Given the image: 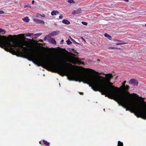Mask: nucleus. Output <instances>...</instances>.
<instances>
[{"mask_svg":"<svg viewBox=\"0 0 146 146\" xmlns=\"http://www.w3.org/2000/svg\"><path fill=\"white\" fill-rule=\"evenodd\" d=\"M54 68L56 72L61 75L66 74L74 76L79 82H83L89 85L95 91H98L106 97L113 99L117 101L123 107L134 113L138 117L146 119V102L143 104L135 102L126 95L117 93L113 83L110 81L106 82L104 77L97 76H85L79 73L70 74L65 69L58 65L57 62H54Z\"/></svg>","mask_w":146,"mask_h":146,"instance_id":"nucleus-1","label":"nucleus"},{"mask_svg":"<svg viewBox=\"0 0 146 146\" xmlns=\"http://www.w3.org/2000/svg\"><path fill=\"white\" fill-rule=\"evenodd\" d=\"M0 46L14 54L22 52L26 53L28 51V45L26 42H15L7 37L3 38L0 35Z\"/></svg>","mask_w":146,"mask_h":146,"instance_id":"nucleus-2","label":"nucleus"},{"mask_svg":"<svg viewBox=\"0 0 146 146\" xmlns=\"http://www.w3.org/2000/svg\"><path fill=\"white\" fill-rule=\"evenodd\" d=\"M27 56L29 58V60L32 61L35 64L38 66L47 64V62L45 61L36 57L34 54L31 53H27Z\"/></svg>","mask_w":146,"mask_h":146,"instance_id":"nucleus-3","label":"nucleus"},{"mask_svg":"<svg viewBox=\"0 0 146 146\" xmlns=\"http://www.w3.org/2000/svg\"><path fill=\"white\" fill-rule=\"evenodd\" d=\"M67 61L69 62L76 64V63H81V62L78 60L74 59L72 58H70L67 59Z\"/></svg>","mask_w":146,"mask_h":146,"instance_id":"nucleus-4","label":"nucleus"},{"mask_svg":"<svg viewBox=\"0 0 146 146\" xmlns=\"http://www.w3.org/2000/svg\"><path fill=\"white\" fill-rule=\"evenodd\" d=\"M129 82V84H132L133 86L137 85L138 83V81L137 80L133 79H131Z\"/></svg>","mask_w":146,"mask_h":146,"instance_id":"nucleus-5","label":"nucleus"},{"mask_svg":"<svg viewBox=\"0 0 146 146\" xmlns=\"http://www.w3.org/2000/svg\"><path fill=\"white\" fill-rule=\"evenodd\" d=\"M82 12V10L81 9L78 8L77 10H74L72 11V14L73 15L79 14Z\"/></svg>","mask_w":146,"mask_h":146,"instance_id":"nucleus-6","label":"nucleus"},{"mask_svg":"<svg viewBox=\"0 0 146 146\" xmlns=\"http://www.w3.org/2000/svg\"><path fill=\"white\" fill-rule=\"evenodd\" d=\"M33 21L38 24H44V22L43 21L40 20L39 19H33Z\"/></svg>","mask_w":146,"mask_h":146,"instance_id":"nucleus-7","label":"nucleus"},{"mask_svg":"<svg viewBox=\"0 0 146 146\" xmlns=\"http://www.w3.org/2000/svg\"><path fill=\"white\" fill-rule=\"evenodd\" d=\"M106 75L107 78V80L106 79V82L110 81L111 79L113 77V76L111 74H108Z\"/></svg>","mask_w":146,"mask_h":146,"instance_id":"nucleus-8","label":"nucleus"},{"mask_svg":"<svg viewBox=\"0 0 146 146\" xmlns=\"http://www.w3.org/2000/svg\"><path fill=\"white\" fill-rule=\"evenodd\" d=\"M59 33V31H53L52 33H51L49 34L50 36H55L57 35Z\"/></svg>","mask_w":146,"mask_h":146,"instance_id":"nucleus-9","label":"nucleus"},{"mask_svg":"<svg viewBox=\"0 0 146 146\" xmlns=\"http://www.w3.org/2000/svg\"><path fill=\"white\" fill-rule=\"evenodd\" d=\"M49 41L54 44H56V42L55 39L51 37L49 39Z\"/></svg>","mask_w":146,"mask_h":146,"instance_id":"nucleus-10","label":"nucleus"},{"mask_svg":"<svg viewBox=\"0 0 146 146\" xmlns=\"http://www.w3.org/2000/svg\"><path fill=\"white\" fill-rule=\"evenodd\" d=\"M114 41H117L119 42H118L116 43V45H120V44H124V43H123L121 40L116 39V40H114Z\"/></svg>","mask_w":146,"mask_h":146,"instance_id":"nucleus-11","label":"nucleus"},{"mask_svg":"<svg viewBox=\"0 0 146 146\" xmlns=\"http://www.w3.org/2000/svg\"><path fill=\"white\" fill-rule=\"evenodd\" d=\"M62 23L65 24L69 25L70 24V22L68 20L64 19L62 20Z\"/></svg>","mask_w":146,"mask_h":146,"instance_id":"nucleus-12","label":"nucleus"},{"mask_svg":"<svg viewBox=\"0 0 146 146\" xmlns=\"http://www.w3.org/2000/svg\"><path fill=\"white\" fill-rule=\"evenodd\" d=\"M58 13L59 12L57 11L54 10L51 12V15L53 16L54 15H56L57 14H58Z\"/></svg>","mask_w":146,"mask_h":146,"instance_id":"nucleus-13","label":"nucleus"},{"mask_svg":"<svg viewBox=\"0 0 146 146\" xmlns=\"http://www.w3.org/2000/svg\"><path fill=\"white\" fill-rule=\"evenodd\" d=\"M23 20L24 22H28L30 20L29 19V17H27L23 18Z\"/></svg>","mask_w":146,"mask_h":146,"instance_id":"nucleus-14","label":"nucleus"},{"mask_svg":"<svg viewBox=\"0 0 146 146\" xmlns=\"http://www.w3.org/2000/svg\"><path fill=\"white\" fill-rule=\"evenodd\" d=\"M104 36H105L109 40H110L112 38L111 36L110 35H109L108 34H107V33L105 34Z\"/></svg>","mask_w":146,"mask_h":146,"instance_id":"nucleus-15","label":"nucleus"},{"mask_svg":"<svg viewBox=\"0 0 146 146\" xmlns=\"http://www.w3.org/2000/svg\"><path fill=\"white\" fill-rule=\"evenodd\" d=\"M126 81H124L123 83V87H125V90H127L129 87L128 86H126V87H125V84L126 83Z\"/></svg>","mask_w":146,"mask_h":146,"instance_id":"nucleus-16","label":"nucleus"},{"mask_svg":"<svg viewBox=\"0 0 146 146\" xmlns=\"http://www.w3.org/2000/svg\"><path fill=\"white\" fill-rule=\"evenodd\" d=\"M43 141L44 142V143L46 145L49 146L50 145V143H49L47 141H46L45 140H43Z\"/></svg>","mask_w":146,"mask_h":146,"instance_id":"nucleus-17","label":"nucleus"},{"mask_svg":"<svg viewBox=\"0 0 146 146\" xmlns=\"http://www.w3.org/2000/svg\"><path fill=\"white\" fill-rule=\"evenodd\" d=\"M34 34L32 33H29L26 34V36H27L31 37L32 36L34 35Z\"/></svg>","mask_w":146,"mask_h":146,"instance_id":"nucleus-18","label":"nucleus"},{"mask_svg":"<svg viewBox=\"0 0 146 146\" xmlns=\"http://www.w3.org/2000/svg\"><path fill=\"white\" fill-rule=\"evenodd\" d=\"M117 146H123V143L119 141L118 142Z\"/></svg>","mask_w":146,"mask_h":146,"instance_id":"nucleus-19","label":"nucleus"},{"mask_svg":"<svg viewBox=\"0 0 146 146\" xmlns=\"http://www.w3.org/2000/svg\"><path fill=\"white\" fill-rule=\"evenodd\" d=\"M5 31H4L3 29L0 28V33H2V34H3L5 33Z\"/></svg>","mask_w":146,"mask_h":146,"instance_id":"nucleus-20","label":"nucleus"},{"mask_svg":"<svg viewBox=\"0 0 146 146\" xmlns=\"http://www.w3.org/2000/svg\"><path fill=\"white\" fill-rule=\"evenodd\" d=\"M66 42L68 44H70L71 43H72L69 39H68V40H67Z\"/></svg>","mask_w":146,"mask_h":146,"instance_id":"nucleus-21","label":"nucleus"},{"mask_svg":"<svg viewBox=\"0 0 146 146\" xmlns=\"http://www.w3.org/2000/svg\"><path fill=\"white\" fill-rule=\"evenodd\" d=\"M42 34L41 33H37L34 35V36H39L42 35Z\"/></svg>","mask_w":146,"mask_h":146,"instance_id":"nucleus-22","label":"nucleus"},{"mask_svg":"<svg viewBox=\"0 0 146 146\" xmlns=\"http://www.w3.org/2000/svg\"><path fill=\"white\" fill-rule=\"evenodd\" d=\"M68 2L70 3H73L74 2L73 0H68Z\"/></svg>","mask_w":146,"mask_h":146,"instance_id":"nucleus-23","label":"nucleus"},{"mask_svg":"<svg viewBox=\"0 0 146 146\" xmlns=\"http://www.w3.org/2000/svg\"><path fill=\"white\" fill-rule=\"evenodd\" d=\"M82 23L85 25H87V23L85 22H82Z\"/></svg>","mask_w":146,"mask_h":146,"instance_id":"nucleus-24","label":"nucleus"},{"mask_svg":"<svg viewBox=\"0 0 146 146\" xmlns=\"http://www.w3.org/2000/svg\"><path fill=\"white\" fill-rule=\"evenodd\" d=\"M25 34H19L18 35V36L20 37H24L25 36Z\"/></svg>","mask_w":146,"mask_h":146,"instance_id":"nucleus-25","label":"nucleus"},{"mask_svg":"<svg viewBox=\"0 0 146 146\" xmlns=\"http://www.w3.org/2000/svg\"><path fill=\"white\" fill-rule=\"evenodd\" d=\"M71 40L74 43H77V44H78V43L77 42H76L74 40V39H71Z\"/></svg>","mask_w":146,"mask_h":146,"instance_id":"nucleus-26","label":"nucleus"},{"mask_svg":"<svg viewBox=\"0 0 146 146\" xmlns=\"http://www.w3.org/2000/svg\"><path fill=\"white\" fill-rule=\"evenodd\" d=\"M5 13V12L2 11V10H0V14H4Z\"/></svg>","mask_w":146,"mask_h":146,"instance_id":"nucleus-27","label":"nucleus"},{"mask_svg":"<svg viewBox=\"0 0 146 146\" xmlns=\"http://www.w3.org/2000/svg\"><path fill=\"white\" fill-rule=\"evenodd\" d=\"M40 14L39 13L36 16V17L37 18H39V16H40Z\"/></svg>","mask_w":146,"mask_h":146,"instance_id":"nucleus-28","label":"nucleus"},{"mask_svg":"<svg viewBox=\"0 0 146 146\" xmlns=\"http://www.w3.org/2000/svg\"><path fill=\"white\" fill-rule=\"evenodd\" d=\"M24 39H26L28 41H31V39H29V38H24Z\"/></svg>","mask_w":146,"mask_h":146,"instance_id":"nucleus-29","label":"nucleus"},{"mask_svg":"<svg viewBox=\"0 0 146 146\" xmlns=\"http://www.w3.org/2000/svg\"><path fill=\"white\" fill-rule=\"evenodd\" d=\"M108 48L109 49H117V48H114V47H110Z\"/></svg>","mask_w":146,"mask_h":146,"instance_id":"nucleus-30","label":"nucleus"},{"mask_svg":"<svg viewBox=\"0 0 146 146\" xmlns=\"http://www.w3.org/2000/svg\"><path fill=\"white\" fill-rule=\"evenodd\" d=\"M40 16L42 17H45V15L44 14H43L42 15L40 14Z\"/></svg>","mask_w":146,"mask_h":146,"instance_id":"nucleus-31","label":"nucleus"},{"mask_svg":"<svg viewBox=\"0 0 146 146\" xmlns=\"http://www.w3.org/2000/svg\"><path fill=\"white\" fill-rule=\"evenodd\" d=\"M63 17V16L62 15H60L59 17V18L60 19H62Z\"/></svg>","mask_w":146,"mask_h":146,"instance_id":"nucleus-32","label":"nucleus"},{"mask_svg":"<svg viewBox=\"0 0 146 146\" xmlns=\"http://www.w3.org/2000/svg\"><path fill=\"white\" fill-rule=\"evenodd\" d=\"M64 41V40H62L60 42V44H62V43H63Z\"/></svg>","mask_w":146,"mask_h":146,"instance_id":"nucleus-33","label":"nucleus"},{"mask_svg":"<svg viewBox=\"0 0 146 146\" xmlns=\"http://www.w3.org/2000/svg\"><path fill=\"white\" fill-rule=\"evenodd\" d=\"M81 39L83 40H84V41L85 42H86V40H85L82 37L81 38Z\"/></svg>","mask_w":146,"mask_h":146,"instance_id":"nucleus-34","label":"nucleus"},{"mask_svg":"<svg viewBox=\"0 0 146 146\" xmlns=\"http://www.w3.org/2000/svg\"><path fill=\"white\" fill-rule=\"evenodd\" d=\"M29 7L28 6V5H25L24 6V7L25 8V7Z\"/></svg>","mask_w":146,"mask_h":146,"instance_id":"nucleus-35","label":"nucleus"},{"mask_svg":"<svg viewBox=\"0 0 146 146\" xmlns=\"http://www.w3.org/2000/svg\"><path fill=\"white\" fill-rule=\"evenodd\" d=\"M34 3H35L34 0H33L32 1V3L33 4Z\"/></svg>","mask_w":146,"mask_h":146,"instance_id":"nucleus-36","label":"nucleus"},{"mask_svg":"<svg viewBox=\"0 0 146 146\" xmlns=\"http://www.w3.org/2000/svg\"><path fill=\"white\" fill-rule=\"evenodd\" d=\"M124 1L126 2H128L129 1L128 0H124Z\"/></svg>","mask_w":146,"mask_h":146,"instance_id":"nucleus-37","label":"nucleus"},{"mask_svg":"<svg viewBox=\"0 0 146 146\" xmlns=\"http://www.w3.org/2000/svg\"><path fill=\"white\" fill-rule=\"evenodd\" d=\"M80 94H81V95H82L83 94V93H80Z\"/></svg>","mask_w":146,"mask_h":146,"instance_id":"nucleus-38","label":"nucleus"},{"mask_svg":"<svg viewBox=\"0 0 146 146\" xmlns=\"http://www.w3.org/2000/svg\"><path fill=\"white\" fill-rule=\"evenodd\" d=\"M40 40V42H42V40Z\"/></svg>","mask_w":146,"mask_h":146,"instance_id":"nucleus-39","label":"nucleus"},{"mask_svg":"<svg viewBox=\"0 0 146 146\" xmlns=\"http://www.w3.org/2000/svg\"><path fill=\"white\" fill-rule=\"evenodd\" d=\"M70 37V39H71H71H72V38H71Z\"/></svg>","mask_w":146,"mask_h":146,"instance_id":"nucleus-40","label":"nucleus"},{"mask_svg":"<svg viewBox=\"0 0 146 146\" xmlns=\"http://www.w3.org/2000/svg\"><path fill=\"white\" fill-rule=\"evenodd\" d=\"M81 60H84V58H82V59H81Z\"/></svg>","mask_w":146,"mask_h":146,"instance_id":"nucleus-41","label":"nucleus"},{"mask_svg":"<svg viewBox=\"0 0 146 146\" xmlns=\"http://www.w3.org/2000/svg\"><path fill=\"white\" fill-rule=\"evenodd\" d=\"M104 111H105V109H104Z\"/></svg>","mask_w":146,"mask_h":146,"instance_id":"nucleus-42","label":"nucleus"},{"mask_svg":"<svg viewBox=\"0 0 146 146\" xmlns=\"http://www.w3.org/2000/svg\"><path fill=\"white\" fill-rule=\"evenodd\" d=\"M128 94H129V92H128Z\"/></svg>","mask_w":146,"mask_h":146,"instance_id":"nucleus-43","label":"nucleus"},{"mask_svg":"<svg viewBox=\"0 0 146 146\" xmlns=\"http://www.w3.org/2000/svg\"><path fill=\"white\" fill-rule=\"evenodd\" d=\"M145 26H146V23L145 24Z\"/></svg>","mask_w":146,"mask_h":146,"instance_id":"nucleus-44","label":"nucleus"},{"mask_svg":"<svg viewBox=\"0 0 146 146\" xmlns=\"http://www.w3.org/2000/svg\"><path fill=\"white\" fill-rule=\"evenodd\" d=\"M145 12H146V11H145Z\"/></svg>","mask_w":146,"mask_h":146,"instance_id":"nucleus-45","label":"nucleus"}]
</instances>
